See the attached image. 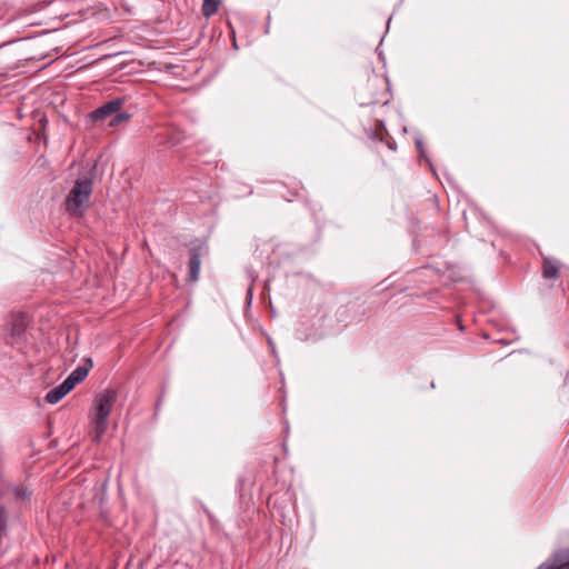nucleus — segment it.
<instances>
[{"mask_svg":"<svg viewBox=\"0 0 569 569\" xmlns=\"http://www.w3.org/2000/svg\"><path fill=\"white\" fill-rule=\"evenodd\" d=\"M96 170L97 164H93L89 174L78 177L67 194L64 200L66 211L71 216H82L84 208L89 206Z\"/></svg>","mask_w":569,"mask_h":569,"instance_id":"nucleus-1","label":"nucleus"},{"mask_svg":"<svg viewBox=\"0 0 569 569\" xmlns=\"http://www.w3.org/2000/svg\"><path fill=\"white\" fill-rule=\"evenodd\" d=\"M118 395L112 389H107L103 392L99 393L94 400V429L96 436L94 441H99L101 436L107 430V419L113 408L114 402L117 401Z\"/></svg>","mask_w":569,"mask_h":569,"instance_id":"nucleus-2","label":"nucleus"},{"mask_svg":"<svg viewBox=\"0 0 569 569\" xmlns=\"http://www.w3.org/2000/svg\"><path fill=\"white\" fill-rule=\"evenodd\" d=\"M122 106L123 99L117 98L93 110L89 117L94 123L110 118L109 127H117L131 118L130 113L121 111Z\"/></svg>","mask_w":569,"mask_h":569,"instance_id":"nucleus-3","label":"nucleus"},{"mask_svg":"<svg viewBox=\"0 0 569 569\" xmlns=\"http://www.w3.org/2000/svg\"><path fill=\"white\" fill-rule=\"evenodd\" d=\"M537 569H569V548L553 551Z\"/></svg>","mask_w":569,"mask_h":569,"instance_id":"nucleus-4","label":"nucleus"},{"mask_svg":"<svg viewBox=\"0 0 569 569\" xmlns=\"http://www.w3.org/2000/svg\"><path fill=\"white\" fill-rule=\"evenodd\" d=\"M28 327V319L24 313H17L11 316V320L9 323L10 336L12 339V343L22 339V336L26 332Z\"/></svg>","mask_w":569,"mask_h":569,"instance_id":"nucleus-5","label":"nucleus"},{"mask_svg":"<svg viewBox=\"0 0 569 569\" xmlns=\"http://www.w3.org/2000/svg\"><path fill=\"white\" fill-rule=\"evenodd\" d=\"M202 246L192 247L189 251V280L194 282L199 278L201 259L203 256Z\"/></svg>","mask_w":569,"mask_h":569,"instance_id":"nucleus-6","label":"nucleus"},{"mask_svg":"<svg viewBox=\"0 0 569 569\" xmlns=\"http://www.w3.org/2000/svg\"><path fill=\"white\" fill-rule=\"evenodd\" d=\"M561 263L555 258H545L541 266V276L543 279H557L560 274Z\"/></svg>","mask_w":569,"mask_h":569,"instance_id":"nucleus-7","label":"nucleus"},{"mask_svg":"<svg viewBox=\"0 0 569 569\" xmlns=\"http://www.w3.org/2000/svg\"><path fill=\"white\" fill-rule=\"evenodd\" d=\"M93 367V361L91 358H83L82 363L78 366L69 376L76 381V383H80L83 381L90 369Z\"/></svg>","mask_w":569,"mask_h":569,"instance_id":"nucleus-8","label":"nucleus"},{"mask_svg":"<svg viewBox=\"0 0 569 569\" xmlns=\"http://www.w3.org/2000/svg\"><path fill=\"white\" fill-rule=\"evenodd\" d=\"M64 396L66 393L62 391V388L57 386L52 388L50 391H48V393L46 395V401L48 403L53 405L59 402Z\"/></svg>","mask_w":569,"mask_h":569,"instance_id":"nucleus-9","label":"nucleus"},{"mask_svg":"<svg viewBox=\"0 0 569 569\" xmlns=\"http://www.w3.org/2000/svg\"><path fill=\"white\" fill-rule=\"evenodd\" d=\"M77 386L76 381L68 376L60 385L59 387L62 388V391L67 395L69 393L74 387Z\"/></svg>","mask_w":569,"mask_h":569,"instance_id":"nucleus-10","label":"nucleus"},{"mask_svg":"<svg viewBox=\"0 0 569 569\" xmlns=\"http://www.w3.org/2000/svg\"><path fill=\"white\" fill-rule=\"evenodd\" d=\"M77 386L76 381L68 376L60 385L59 387L62 388V391L67 395L69 393L74 387Z\"/></svg>","mask_w":569,"mask_h":569,"instance_id":"nucleus-11","label":"nucleus"},{"mask_svg":"<svg viewBox=\"0 0 569 569\" xmlns=\"http://www.w3.org/2000/svg\"><path fill=\"white\" fill-rule=\"evenodd\" d=\"M77 386L76 381L68 376L60 385L59 387L62 388V391L67 395L69 393L74 387Z\"/></svg>","mask_w":569,"mask_h":569,"instance_id":"nucleus-12","label":"nucleus"},{"mask_svg":"<svg viewBox=\"0 0 569 569\" xmlns=\"http://www.w3.org/2000/svg\"><path fill=\"white\" fill-rule=\"evenodd\" d=\"M202 13L207 19L213 14V0H203Z\"/></svg>","mask_w":569,"mask_h":569,"instance_id":"nucleus-13","label":"nucleus"},{"mask_svg":"<svg viewBox=\"0 0 569 569\" xmlns=\"http://www.w3.org/2000/svg\"><path fill=\"white\" fill-rule=\"evenodd\" d=\"M7 530V512L3 507L0 508V539Z\"/></svg>","mask_w":569,"mask_h":569,"instance_id":"nucleus-14","label":"nucleus"},{"mask_svg":"<svg viewBox=\"0 0 569 569\" xmlns=\"http://www.w3.org/2000/svg\"><path fill=\"white\" fill-rule=\"evenodd\" d=\"M14 495L17 498L24 499L30 497V492L27 488L18 487L14 489Z\"/></svg>","mask_w":569,"mask_h":569,"instance_id":"nucleus-15","label":"nucleus"},{"mask_svg":"<svg viewBox=\"0 0 569 569\" xmlns=\"http://www.w3.org/2000/svg\"><path fill=\"white\" fill-rule=\"evenodd\" d=\"M181 139L179 137H176V136H172L169 138L168 142L171 144V146H177L178 143H180Z\"/></svg>","mask_w":569,"mask_h":569,"instance_id":"nucleus-16","label":"nucleus"},{"mask_svg":"<svg viewBox=\"0 0 569 569\" xmlns=\"http://www.w3.org/2000/svg\"><path fill=\"white\" fill-rule=\"evenodd\" d=\"M416 146H417L419 153L422 156L425 153L422 141L420 139H417Z\"/></svg>","mask_w":569,"mask_h":569,"instance_id":"nucleus-17","label":"nucleus"},{"mask_svg":"<svg viewBox=\"0 0 569 569\" xmlns=\"http://www.w3.org/2000/svg\"><path fill=\"white\" fill-rule=\"evenodd\" d=\"M387 146L390 150H396L397 146L395 141H387Z\"/></svg>","mask_w":569,"mask_h":569,"instance_id":"nucleus-18","label":"nucleus"},{"mask_svg":"<svg viewBox=\"0 0 569 569\" xmlns=\"http://www.w3.org/2000/svg\"><path fill=\"white\" fill-rule=\"evenodd\" d=\"M230 39H231L232 46L237 49V38L232 37Z\"/></svg>","mask_w":569,"mask_h":569,"instance_id":"nucleus-19","label":"nucleus"},{"mask_svg":"<svg viewBox=\"0 0 569 569\" xmlns=\"http://www.w3.org/2000/svg\"><path fill=\"white\" fill-rule=\"evenodd\" d=\"M161 401H162V398H159V399H158V401H157V403H156V409H158V408L160 407Z\"/></svg>","mask_w":569,"mask_h":569,"instance_id":"nucleus-20","label":"nucleus"},{"mask_svg":"<svg viewBox=\"0 0 569 569\" xmlns=\"http://www.w3.org/2000/svg\"><path fill=\"white\" fill-rule=\"evenodd\" d=\"M218 4H219V1L216 0V2H214L216 9L218 8Z\"/></svg>","mask_w":569,"mask_h":569,"instance_id":"nucleus-21","label":"nucleus"},{"mask_svg":"<svg viewBox=\"0 0 569 569\" xmlns=\"http://www.w3.org/2000/svg\"><path fill=\"white\" fill-rule=\"evenodd\" d=\"M108 57H110V54H103V56H101V58H108Z\"/></svg>","mask_w":569,"mask_h":569,"instance_id":"nucleus-22","label":"nucleus"}]
</instances>
